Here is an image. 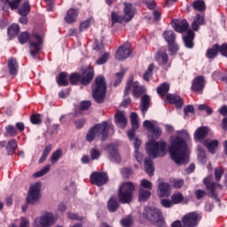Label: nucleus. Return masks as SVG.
Segmentation results:
<instances>
[{"label": "nucleus", "mask_w": 227, "mask_h": 227, "mask_svg": "<svg viewBox=\"0 0 227 227\" xmlns=\"http://www.w3.org/2000/svg\"><path fill=\"white\" fill-rule=\"evenodd\" d=\"M150 109V96L148 95H144L141 98V111L143 114V116L146 114V111Z\"/></svg>", "instance_id": "30"}, {"label": "nucleus", "mask_w": 227, "mask_h": 227, "mask_svg": "<svg viewBox=\"0 0 227 227\" xmlns=\"http://www.w3.org/2000/svg\"><path fill=\"white\" fill-rule=\"evenodd\" d=\"M7 134L10 136H17V128L13 125H9L5 128Z\"/></svg>", "instance_id": "58"}, {"label": "nucleus", "mask_w": 227, "mask_h": 227, "mask_svg": "<svg viewBox=\"0 0 227 227\" xmlns=\"http://www.w3.org/2000/svg\"><path fill=\"white\" fill-rule=\"evenodd\" d=\"M107 174L104 172H94L90 175V182L94 184V185H98V187H102V185H106L107 184Z\"/></svg>", "instance_id": "15"}, {"label": "nucleus", "mask_w": 227, "mask_h": 227, "mask_svg": "<svg viewBox=\"0 0 227 227\" xmlns=\"http://www.w3.org/2000/svg\"><path fill=\"white\" fill-rule=\"evenodd\" d=\"M77 15H79V11L77 9H69L65 17V20L67 24H74L77 20Z\"/></svg>", "instance_id": "26"}, {"label": "nucleus", "mask_w": 227, "mask_h": 227, "mask_svg": "<svg viewBox=\"0 0 227 227\" xmlns=\"http://www.w3.org/2000/svg\"><path fill=\"white\" fill-rule=\"evenodd\" d=\"M167 100L168 101L169 104H174V106H176L177 109L182 108V106H184V101L182 100V98L175 94H168Z\"/></svg>", "instance_id": "25"}, {"label": "nucleus", "mask_w": 227, "mask_h": 227, "mask_svg": "<svg viewBox=\"0 0 227 227\" xmlns=\"http://www.w3.org/2000/svg\"><path fill=\"white\" fill-rule=\"evenodd\" d=\"M205 24V17L196 14L194 20L192 23V29L193 31H199L200 26H203Z\"/></svg>", "instance_id": "29"}, {"label": "nucleus", "mask_w": 227, "mask_h": 227, "mask_svg": "<svg viewBox=\"0 0 227 227\" xmlns=\"http://www.w3.org/2000/svg\"><path fill=\"white\" fill-rule=\"evenodd\" d=\"M200 221H201V215L196 211L191 212L183 217V225L184 227H196Z\"/></svg>", "instance_id": "13"}, {"label": "nucleus", "mask_w": 227, "mask_h": 227, "mask_svg": "<svg viewBox=\"0 0 227 227\" xmlns=\"http://www.w3.org/2000/svg\"><path fill=\"white\" fill-rule=\"evenodd\" d=\"M49 171H51V165H46L38 172L34 173L33 176L34 178H40V176H43L44 175H47Z\"/></svg>", "instance_id": "47"}, {"label": "nucleus", "mask_w": 227, "mask_h": 227, "mask_svg": "<svg viewBox=\"0 0 227 227\" xmlns=\"http://www.w3.org/2000/svg\"><path fill=\"white\" fill-rule=\"evenodd\" d=\"M7 33L10 40H12L20 33V27L18 24H12L9 27Z\"/></svg>", "instance_id": "32"}, {"label": "nucleus", "mask_w": 227, "mask_h": 227, "mask_svg": "<svg viewBox=\"0 0 227 227\" xmlns=\"http://www.w3.org/2000/svg\"><path fill=\"white\" fill-rule=\"evenodd\" d=\"M156 91H157L158 95H160V97H164V95H166V93H168V91H169V84L167 82L161 83L156 89Z\"/></svg>", "instance_id": "42"}, {"label": "nucleus", "mask_w": 227, "mask_h": 227, "mask_svg": "<svg viewBox=\"0 0 227 227\" xmlns=\"http://www.w3.org/2000/svg\"><path fill=\"white\" fill-rule=\"evenodd\" d=\"M121 173L123 176V178H129V176H130V175H132L133 171H132V168H122L121 170Z\"/></svg>", "instance_id": "61"}, {"label": "nucleus", "mask_w": 227, "mask_h": 227, "mask_svg": "<svg viewBox=\"0 0 227 227\" xmlns=\"http://www.w3.org/2000/svg\"><path fill=\"white\" fill-rule=\"evenodd\" d=\"M29 12H31V5L28 1H26L18 9V13L21 15V17H27L29 15Z\"/></svg>", "instance_id": "31"}, {"label": "nucleus", "mask_w": 227, "mask_h": 227, "mask_svg": "<svg viewBox=\"0 0 227 227\" xmlns=\"http://www.w3.org/2000/svg\"><path fill=\"white\" fill-rule=\"evenodd\" d=\"M192 8L196 12H205V10H207L205 1L203 0H195L192 4Z\"/></svg>", "instance_id": "40"}, {"label": "nucleus", "mask_w": 227, "mask_h": 227, "mask_svg": "<svg viewBox=\"0 0 227 227\" xmlns=\"http://www.w3.org/2000/svg\"><path fill=\"white\" fill-rule=\"evenodd\" d=\"M203 146H205L210 153H215V149L219 146V141L217 140H204Z\"/></svg>", "instance_id": "27"}, {"label": "nucleus", "mask_w": 227, "mask_h": 227, "mask_svg": "<svg viewBox=\"0 0 227 227\" xmlns=\"http://www.w3.org/2000/svg\"><path fill=\"white\" fill-rule=\"evenodd\" d=\"M144 217L154 226H164V219L162 218V213L157 207H145L144 211Z\"/></svg>", "instance_id": "8"}, {"label": "nucleus", "mask_w": 227, "mask_h": 227, "mask_svg": "<svg viewBox=\"0 0 227 227\" xmlns=\"http://www.w3.org/2000/svg\"><path fill=\"white\" fill-rule=\"evenodd\" d=\"M141 185L144 187V189H147L148 191H152V188L153 187V184H152V182L143 179L141 181Z\"/></svg>", "instance_id": "57"}, {"label": "nucleus", "mask_w": 227, "mask_h": 227, "mask_svg": "<svg viewBox=\"0 0 227 227\" xmlns=\"http://www.w3.org/2000/svg\"><path fill=\"white\" fill-rule=\"evenodd\" d=\"M118 207H120L118 199L112 197L107 202V208L109 212H116V210H118Z\"/></svg>", "instance_id": "34"}, {"label": "nucleus", "mask_w": 227, "mask_h": 227, "mask_svg": "<svg viewBox=\"0 0 227 227\" xmlns=\"http://www.w3.org/2000/svg\"><path fill=\"white\" fill-rule=\"evenodd\" d=\"M149 141L145 145V150L149 158L145 159L144 169L148 176H153L155 168L153 167V160L152 159H157V157H164L166 155V148H168V143L165 141H155L148 136Z\"/></svg>", "instance_id": "2"}, {"label": "nucleus", "mask_w": 227, "mask_h": 227, "mask_svg": "<svg viewBox=\"0 0 227 227\" xmlns=\"http://www.w3.org/2000/svg\"><path fill=\"white\" fill-rule=\"evenodd\" d=\"M17 146L18 145L15 139L10 140L5 147L7 155H13V153H15V150H17Z\"/></svg>", "instance_id": "38"}, {"label": "nucleus", "mask_w": 227, "mask_h": 227, "mask_svg": "<svg viewBox=\"0 0 227 227\" xmlns=\"http://www.w3.org/2000/svg\"><path fill=\"white\" fill-rule=\"evenodd\" d=\"M61 155H63V151H61V149H57L53 152L51 158V164H56V162L61 159Z\"/></svg>", "instance_id": "46"}, {"label": "nucleus", "mask_w": 227, "mask_h": 227, "mask_svg": "<svg viewBox=\"0 0 227 227\" xmlns=\"http://www.w3.org/2000/svg\"><path fill=\"white\" fill-rule=\"evenodd\" d=\"M184 118H187V115L189 113L192 114H194V106L192 105H188L184 108Z\"/></svg>", "instance_id": "59"}, {"label": "nucleus", "mask_w": 227, "mask_h": 227, "mask_svg": "<svg viewBox=\"0 0 227 227\" xmlns=\"http://www.w3.org/2000/svg\"><path fill=\"white\" fill-rule=\"evenodd\" d=\"M223 175H224V170L221 167H217L215 168V178L216 182H220L221 178H223Z\"/></svg>", "instance_id": "54"}, {"label": "nucleus", "mask_w": 227, "mask_h": 227, "mask_svg": "<svg viewBox=\"0 0 227 227\" xmlns=\"http://www.w3.org/2000/svg\"><path fill=\"white\" fill-rule=\"evenodd\" d=\"M203 184L206 186L207 191H208L211 198H214L216 201H221L219 197H217V191H223V186L220 184L212 181V176H208L203 180Z\"/></svg>", "instance_id": "10"}, {"label": "nucleus", "mask_w": 227, "mask_h": 227, "mask_svg": "<svg viewBox=\"0 0 227 227\" xmlns=\"http://www.w3.org/2000/svg\"><path fill=\"white\" fill-rule=\"evenodd\" d=\"M57 84L59 86H68V79L67 78V73L61 72L57 78Z\"/></svg>", "instance_id": "41"}, {"label": "nucleus", "mask_w": 227, "mask_h": 227, "mask_svg": "<svg viewBox=\"0 0 227 227\" xmlns=\"http://www.w3.org/2000/svg\"><path fill=\"white\" fill-rule=\"evenodd\" d=\"M130 91L133 92V97L139 98L145 93V87L139 85L138 82H133L132 79L129 80L124 90V97H128Z\"/></svg>", "instance_id": "11"}, {"label": "nucleus", "mask_w": 227, "mask_h": 227, "mask_svg": "<svg viewBox=\"0 0 227 227\" xmlns=\"http://www.w3.org/2000/svg\"><path fill=\"white\" fill-rule=\"evenodd\" d=\"M132 223H134V220L132 218V215H129L122 218L121 220V224L122 227H129L132 226Z\"/></svg>", "instance_id": "49"}, {"label": "nucleus", "mask_w": 227, "mask_h": 227, "mask_svg": "<svg viewBox=\"0 0 227 227\" xmlns=\"http://www.w3.org/2000/svg\"><path fill=\"white\" fill-rule=\"evenodd\" d=\"M107 59H109V53L106 52L96 61V63L97 65H104L107 63Z\"/></svg>", "instance_id": "56"}, {"label": "nucleus", "mask_w": 227, "mask_h": 227, "mask_svg": "<svg viewBox=\"0 0 227 227\" xmlns=\"http://www.w3.org/2000/svg\"><path fill=\"white\" fill-rule=\"evenodd\" d=\"M195 34L192 29H188L186 35L183 36V42L186 49H192L194 47Z\"/></svg>", "instance_id": "22"}, {"label": "nucleus", "mask_w": 227, "mask_h": 227, "mask_svg": "<svg viewBox=\"0 0 227 227\" xmlns=\"http://www.w3.org/2000/svg\"><path fill=\"white\" fill-rule=\"evenodd\" d=\"M184 179H176L173 182V187L175 189H181L184 186Z\"/></svg>", "instance_id": "62"}, {"label": "nucleus", "mask_w": 227, "mask_h": 227, "mask_svg": "<svg viewBox=\"0 0 227 227\" xmlns=\"http://www.w3.org/2000/svg\"><path fill=\"white\" fill-rule=\"evenodd\" d=\"M136 186L130 182L123 183L119 188V201L120 203H130L134 198V191Z\"/></svg>", "instance_id": "7"}, {"label": "nucleus", "mask_w": 227, "mask_h": 227, "mask_svg": "<svg viewBox=\"0 0 227 227\" xmlns=\"http://www.w3.org/2000/svg\"><path fill=\"white\" fill-rule=\"evenodd\" d=\"M153 68H155V67L153 66V64L149 65L147 70L145 71V73L144 74V79L149 82H150V77H152V75H153Z\"/></svg>", "instance_id": "51"}, {"label": "nucleus", "mask_w": 227, "mask_h": 227, "mask_svg": "<svg viewBox=\"0 0 227 227\" xmlns=\"http://www.w3.org/2000/svg\"><path fill=\"white\" fill-rule=\"evenodd\" d=\"M172 26L177 33H185V31H189V23H187V20H176Z\"/></svg>", "instance_id": "21"}, {"label": "nucleus", "mask_w": 227, "mask_h": 227, "mask_svg": "<svg viewBox=\"0 0 227 227\" xmlns=\"http://www.w3.org/2000/svg\"><path fill=\"white\" fill-rule=\"evenodd\" d=\"M205 90V76L200 75L196 77L192 82V90L194 93L201 94Z\"/></svg>", "instance_id": "19"}, {"label": "nucleus", "mask_w": 227, "mask_h": 227, "mask_svg": "<svg viewBox=\"0 0 227 227\" xmlns=\"http://www.w3.org/2000/svg\"><path fill=\"white\" fill-rule=\"evenodd\" d=\"M111 125L106 121H103L102 123L96 124L87 132L86 139L89 143H91L94 139H96V137H100L101 136V141H107Z\"/></svg>", "instance_id": "4"}, {"label": "nucleus", "mask_w": 227, "mask_h": 227, "mask_svg": "<svg viewBox=\"0 0 227 227\" xmlns=\"http://www.w3.org/2000/svg\"><path fill=\"white\" fill-rule=\"evenodd\" d=\"M118 143H111L106 145V148L109 160L115 164H120V162H121V156H120V153L118 152Z\"/></svg>", "instance_id": "12"}, {"label": "nucleus", "mask_w": 227, "mask_h": 227, "mask_svg": "<svg viewBox=\"0 0 227 227\" xmlns=\"http://www.w3.org/2000/svg\"><path fill=\"white\" fill-rule=\"evenodd\" d=\"M8 68L11 75H17V70L19 66L17 65V59L12 58L8 60Z\"/></svg>", "instance_id": "33"}, {"label": "nucleus", "mask_w": 227, "mask_h": 227, "mask_svg": "<svg viewBox=\"0 0 227 227\" xmlns=\"http://www.w3.org/2000/svg\"><path fill=\"white\" fill-rule=\"evenodd\" d=\"M160 204L165 207V208H171L173 207V200H169L168 199H162L160 200Z\"/></svg>", "instance_id": "60"}, {"label": "nucleus", "mask_w": 227, "mask_h": 227, "mask_svg": "<svg viewBox=\"0 0 227 227\" xmlns=\"http://www.w3.org/2000/svg\"><path fill=\"white\" fill-rule=\"evenodd\" d=\"M177 136L170 137L168 152L176 164H187L189 162V133L185 129L176 131Z\"/></svg>", "instance_id": "1"}, {"label": "nucleus", "mask_w": 227, "mask_h": 227, "mask_svg": "<svg viewBox=\"0 0 227 227\" xmlns=\"http://www.w3.org/2000/svg\"><path fill=\"white\" fill-rule=\"evenodd\" d=\"M111 19H112V25L114 26V24H123L125 22L124 16L120 15L118 12H113L111 13Z\"/></svg>", "instance_id": "39"}, {"label": "nucleus", "mask_w": 227, "mask_h": 227, "mask_svg": "<svg viewBox=\"0 0 227 227\" xmlns=\"http://www.w3.org/2000/svg\"><path fill=\"white\" fill-rule=\"evenodd\" d=\"M123 13L124 22H130L136 15V7L130 3H124Z\"/></svg>", "instance_id": "20"}, {"label": "nucleus", "mask_w": 227, "mask_h": 227, "mask_svg": "<svg viewBox=\"0 0 227 227\" xmlns=\"http://www.w3.org/2000/svg\"><path fill=\"white\" fill-rule=\"evenodd\" d=\"M30 121L33 125H40L42 123V117L39 114H32L30 116Z\"/></svg>", "instance_id": "55"}, {"label": "nucleus", "mask_w": 227, "mask_h": 227, "mask_svg": "<svg viewBox=\"0 0 227 227\" xmlns=\"http://www.w3.org/2000/svg\"><path fill=\"white\" fill-rule=\"evenodd\" d=\"M150 196H152L150 190H145L143 188L139 190V201H146Z\"/></svg>", "instance_id": "44"}, {"label": "nucleus", "mask_w": 227, "mask_h": 227, "mask_svg": "<svg viewBox=\"0 0 227 227\" xmlns=\"http://www.w3.org/2000/svg\"><path fill=\"white\" fill-rule=\"evenodd\" d=\"M92 20H93V19L89 18L86 20L81 22V24L79 26L80 33H82V32L86 31L88 29V27H90V26H91V21Z\"/></svg>", "instance_id": "48"}, {"label": "nucleus", "mask_w": 227, "mask_h": 227, "mask_svg": "<svg viewBox=\"0 0 227 227\" xmlns=\"http://www.w3.org/2000/svg\"><path fill=\"white\" fill-rule=\"evenodd\" d=\"M198 160L200 164H207V153L201 147L198 148Z\"/></svg>", "instance_id": "45"}, {"label": "nucleus", "mask_w": 227, "mask_h": 227, "mask_svg": "<svg viewBox=\"0 0 227 227\" xmlns=\"http://www.w3.org/2000/svg\"><path fill=\"white\" fill-rule=\"evenodd\" d=\"M168 52L170 56H175L176 52H178V44L176 42L168 43Z\"/></svg>", "instance_id": "52"}, {"label": "nucleus", "mask_w": 227, "mask_h": 227, "mask_svg": "<svg viewBox=\"0 0 227 227\" xmlns=\"http://www.w3.org/2000/svg\"><path fill=\"white\" fill-rule=\"evenodd\" d=\"M130 46L129 44H123L116 51L115 59H117L118 61H125L127 58H130Z\"/></svg>", "instance_id": "18"}, {"label": "nucleus", "mask_w": 227, "mask_h": 227, "mask_svg": "<svg viewBox=\"0 0 227 227\" xmlns=\"http://www.w3.org/2000/svg\"><path fill=\"white\" fill-rule=\"evenodd\" d=\"M171 200L174 205H178V203H182V201H184V195L181 192L174 193L171 196Z\"/></svg>", "instance_id": "50"}, {"label": "nucleus", "mask_w": 227, "mask_h": 227, "mask_svg": "<svg viewBox=\"0 0 227 227\" xmlns=\"http://www.w3.org/2000/svg\"><path fill=\"white\" fill-rule=\"evenodd\" d=\"M115 125L120 129H125L127 127V117L123 112H117L114 115Z\"/></svg>", "instance_id": "23"}, {"label": "nucleus", "mask_w": 227, "mask_h": 227, "mask_svg": "<svg viewBox=\"0 0 227 227\" xmlns=\"http://www.w3.org/2000/svg\"><path fill=\"white\" fill-rule=\"evenodd\" d=\"M208 136V128L207 127H200L196 129L194 133V141H202Z\"/></svg>", "instance_id": "24"}, {"label": "nucleus", "mask_w": 227, "mask_h": 227, "mask_svg": "<svg viewBox=\"0 0 227 227\" xmlns=\"http://www.w3.org/2000/svg\"><path fill=\"white\" fill-rule=\"evenodd\" d=\"M100 155H102V153H100V150L97 148H93L90 150L91 160H98V159H100Z\"/></svg>", "instance_id": "53"}, {"label": "nucleus", "mask_w": 227, "mask_h": 227, "mask_svg": "<svg viewBox=\"0 0 227 227\" xmlns=\"http://www.w3.org/2000/svg\"><path fill=\"white\" fill-rule=\"evenodd\" d=\"M107 92V84L104 76H98L95 80V87L92 89V97L95 102L102 104Z\"/></svg>", "instance_id": "6"}, {"label": "nucleus", "mask_w": 227, "mask_h": 227, "mask_svg": "<svg viewBox=\"0 0 227 227\" xmlns=\"http://www.w3.org/2000/svg\"><path fill=\"white\" fill-rule=\"evenodd\" d=\"M2 4H8L11 10H17L22 0H0Z\"/></svg>", "instance_id": "35"}, {"label": "nucleus", "mask_w": 227, "mask_h": 227, "mask_svg": "<svg viewBox=\"0 0 227 227\" xmlns=\"http://www.w3.org/2000/svg\"><path fill=\"white\" fill-rule=\"evenodd\" d=\"M170 186L168 183H160L159 184L160 198H168L170 194Z\"/></svg>", "instance_id": "28"}, {"label": "nucleus", "mask_w": 227, "mask_h": 227, "mask_svg": "<svg viewBox=\"0 0 227 227\" xmlns=\"http://www.w3.org/2000/svg\"><path fill=\"white\" fill-rule=\"evenodd\" d=\"M115 77L116 79L114 83V88H116V86H118L121 82V80L123 79V73H117Z\"/></svg>", "instance_id": "63"}, {"label": "nucleus", "mask_w": 227, "mask_h": 227, "mask_svg": "<svg viewBox=\"0 0 227 227\" xmlns=\"http://www.w3.org/2000/svg\"><path fill=\"white\" fill-rule=\"evenodd\" d=\"M137 118L138 116L137 113L130 114V122L133 130H137V129H139V121H137Z\"/></svg>", "instance_id": "43"}, {"label": "nucleus", "mask_w": 227, "mask_h": 227, "mask_svg": "<svg viewBox=\"0 0 227 227\" xmlns=\"http://www.w3.org/2000/svg\"><path fill=\"white\" fill-rule=\"evenodd\" d=\"M195 196L198 200H201L204 196H207V192L204 190H197L195 191Z\"/></svg>", "instance_id": "64"}, {"label": "nucleus", "mask_w": 227, "mask_h": 227, "mask_svg": "<svg viewBox=\"0 0 227 227\" xmlns=\"http://www.w3.org/2000/svg\"><path fill=\"white\" fill-rule=\"evenodd\" d=\"M95 76V71L93 67H87L82 70V74H79L77 73H73L69 76L70 84L75 85L77 82H81L83 86H88L91 81H93V77Z\"/></svg>", "instance_id": "5"}, {"label": "nucleus", "mask_w": 227, "mask_h": 227, "mask_svg": "<svg viewBox=\"0 0 227 227\" xmlns=\"http://www.w3.org/2000/svg\"><path fill=\"white\" fill-rule=\"evenodd\" d=\"M219 52V44H215L211 49H208L206 53V58L208 59H214Z\"/></svg>", "instance_id": "37"}, {"label": "nucleus", "mask_w": 227, "mask_h": 227, "mask_svg": "<svg viewBox=\"0 0 227 227\" xmlns=\"http://www.w3.org/2000/svg\"><path fill=\"white\" fill-rule=\"evenodd\" d=\"M154 59L157 60L158 64L165 70H168L169 67H171V63H169V57L164 51H158Z\"/></svg>", "instance_id": "17"}, {"label": "nucleus", "mask_w": 227, "mask_h": 227, "mask_svg": "<svg viewBox=\"0 0 227 227\" xmlns=\"http://www.w3.org/2000/svg\"><path fill=\"white\" fill-rule=\"evenodd\" d=\"M18 40L21 45L27 43L29 41L30 54L32 58L36 59V56L42 51V44L43 43V37L38 34H32L31 35L27 32H23L18 37Z\"/></svg>", "instance_id": "3"}, {"label": "nucleus", "mask_w": 227, "mask_h": 227, "mask_svg": "<svg viewBox=\"0 0 227 227\" xmlns=\"http://www.w3.org/2000/svg\"><path fill=\"white\" fill-rule=\"evenodd\" d=\"M163 38L168 43H173L176 40V36L175 35V32H173V30H166L163 33Z\"/></svg>", "instance_id": "36"}, {"label": "nucleus", "mask_w": 227, "mask_h": 227, "mask_svg": "<svg viewBox=\"0 0 227 227\" xmlns=\"http://www.w3.org/2000/svg\"><path fill=\"white\" fill-rule=\"evenodd\" d=\"M40 189H42V184L35 183L32 184L28 190L27 197V203H36L40 198Z\"/></svg>", "instance_id": "14"}, {"label": "nucleus", "mask_w": 227, "mask_h": 227, "mask_svg": "<svg viewBox=\"0 0 227 227\" xmlns=\"http://www.w3.org/2000/svg\"><path fill=\"white\" fill-rule=\"evenodd\" d=\"M58 216L53 213L47 212L44 215L35 219L34 227H51L56 224Z\"/></svg>", "instance_id": "9"}, {"label": "nucleus", "mask_w": 227, "mask_h": 227, "mask_svg": "<svg viewBox=\"0 0 227 227\" xmlns=\"http://www.w3.org/2000/svg\"><path fill=\"white\" fill-rule=\"evenodd\" d=\"M145 129H147L148 132H151V134H153L155 136L156 139L162 136V129L157 125V121H148L145 120L143 123Z\"/></svg>", "instance_id": "16"}]
</instances>
